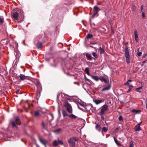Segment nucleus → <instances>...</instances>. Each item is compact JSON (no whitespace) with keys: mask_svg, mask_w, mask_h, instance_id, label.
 Returning <instances> with one entry per match:
<instances>
[{"mask_svg":"<svg viewBox=\"0 0 147 147\" xmlns=\"http://www.w3.org/2000/svg\"><path fill=\"white\" fill-rule=\"evenodd\" d=\"M142 16L143 18H144L145 17V13L144 12H142Z\"/></svg>","mask_w":147,"mask_h":147,"instance_id":"79ce46f5","label":"nucleus"},{"mask_svg":"<svg viewBox=\"0 0 147 147\" xmlns=\"http://www.w3.org/2000/svg\"><path fill=\"white\" fill-rule=\"evenodd\" d=\"M108 106L106 105H104L102 107L100 111L99 112V113L100 115H102L104 113L108 110Z\"/></svg>","mask_w":147,"mask_h":147,"instance_id":"39448f33","label":"nucleus"},{"mask_svg":"<svg viewBox=\"0 0 147 147\" xmlns=\"http://www.w3.org/2000/svg\"><path fill=\"white\" fill-rule=\"evenodd\" d=\"M100 10V9L97 6H94V13L93 15L95 16L97 14L98 12Z\"/></svg>","mask_w":147,"mask_h":147,"instance_id":"6e6552de","label":"nucleus"},{"mask_svg":"<svg viewBox=\"0 0 147 147\" xmlns=\"http://www.w3.org/2000/svg\"><path fill=\"white\" fill-rule=\"evenodd\" d=\"M95 44H96V43H90L91 44H93V45H94Z\"/></svg>","mask_w":147,"mask_h":147,"instance_id":"603ef678","label":"nucleus"},{"mask_svg":"<svg viewBox=\"0 0 147 147\" xmlns=\"http://www.w3.org/2000/svg\"><path fill=\"white\" fill-rule=\"evenodd\" d=\"M99 80H100L101 82H104L105 83H107V82L106 79L103 76H101L99 77Z\"/></svg>","mask_w":147,"mask_h":147,"instance_id":"f8f14e48","label":"nucleus"},{"mask_svg":"<svg viewBox=\"0 0 147 147\" xmlns=\"http://www.w3.org/2000/svg\"><path fill=\"white\" fill-rule=\"evenodd\" d=\"M140 124H138L137 125H136V126L135 127V131H139L141 130L140 129Z\"/></svg>","mask_w":147,"mask_h":147,"instance_id":"aec40b11","label":"nucleus"},{"mask_svg":"<svg viewBox=\"0 0 147 147\" xmlns=\"http://www.w3.org/2000/svg\"><path fill=\"white\" fill-rule=\"evenodd\" d=\"M62 130L61 129L59 128L53 131V132L57 133L59 134L60 133Z\"/></svg>","mask_w":147,"mask_h":147,"instance_id":"5701e85b","label":"nucleus"},{"mask_svg":"<svg viewBox=\"0 0 147 147\" xmlns=\"http://www.w3.org/2000/svg\"><path fill=\"white\" fill-rule=\"evenodd\" d=\"M131 112L132 113H140L141 111L140 110H137L135 109H133L131 111Z\"/></svg>","mask_w":147,"mask_h":147,"instance_id":"cd10ccee","label":"nucleus"},{"mask_svg":"<svg viewBox=\"0 0 147 147\" xmlns=\"http://www.w3.org/2000/svg\"><path fill=\"white\" fill-rule=\"evenodd\" d=\"M95 128L96 129L100 131V127L99 123L96 124Z\"/></svg>","mask_w":147,"mask_h":147,"instance_id":"6ab92c4d","label":"nucleus"},{"mask_svg":"<svg viewBox=\"0 0 147 147\" xmlns=\"http://www.w3.org/2000/svg\"><path fill=\"white\" fill-rule=\"evenodd\" d=\"M91 77L92 79L96 81H98L99 79V77H98L97 76H91Z\"/></svg>","mask_w":147,"mask_h":147,"instance_id":"a211bd4d","label":"nucleus"},{"mask_svg":"<svg viewBox=\"0 0 147 147\" xmlns=\"http://www.w3.org/2000/svg\"><path fill=\"white\" fill-rule=\"evenodd\" d=\"M93 36L92 34H88L87 37L86 38L87 39H90L91 38H92Z\"/></svg>","mask_w":147,"mask_h":147,"instance_id":"7c9ffc66","label":"nucleus"},{"mask_svg":"<svg viewBox=\"0 0 147 147\" xmlns=\"http://www.w3.org/2000/svg\"><path fill=\"white\" fill-rule=\"evenodd\" d=\"M113 138L114 140V141L116 144L118 146H121V144L118 141V140L116 139V138L115 137H114Z\"/></svg>","mask_w":147,"mask_h":147,"instance_id":"4be33fe9","label":"nucleus"},{"mask_svg":"<svg viewBox=\"0 0 147 147\" xmlns=\"http://www.w3.org/2000/svg\"><path fill=\"white\" fill-rule=\"evenodd\" d=\"M34 115L36 117H39L40 116V113L38 111H36L35 112Z\"/></svg>","mask_w":147,"mask_h":147,"instance_id":"393cba45","label":"nucleus"},{"mask_svg":"<svg viewBox=\"0 0 147 147\" xmlns=\"http://www.w3.org/2000/svg\"><path fill=\"white\" fill-rule=\"evenodd\" d=\"M145 62V61H143V63H144Z\"/></svg>","mask_w":147,"mask_h":147,"instance_id":"4d7b16f0","label":"nucleus"},{"mask_svg":"<svg viewBox=\"0 0 147 147\" xmlns=\"http://www.w3.org/2000/svg\"><path fill=\"white\" fill-rule=\"evenodd\" d=\"M58 142L59 144L61 145H63V143L62 140L58 139Z\"/></svg>","mask_w":147,"mask_h":147,"instance_id":"f704fd0d","label":"nucleus"},{"mask_svg":"<svg viewBox=\"0 0 147 147\" xmlns=\"http://www.w3.org/2000/svg\"><path fill=\"white\" fill-rule=\"evenodd\" d=\"M128 86L129 87V90H130L133 87V86L131 85H129Z\"/></svg>","mask_w":147,"mask_h":147,"instance_id":"4c0bfd02","label":"nucleus"},{"mask_svg":"<svg viewBox=\"0 0 147 147\" xmlns=\"http://www.w3.org/2000/svg\"><path fill=\"white\" fill-rule=\"evenodd\" d=\"M67 141L70 146L74 147L76 145L75 142L78 141V140L75 138L72 137L70 138Z\"/></svg>","mask_w":147,"mask_h":147,"instance_id":"7ed1b4c3","label":"nucleus"},{"mask_svg":"<svg viewBox=\"0 0 147 147\" xmlns=\"http://www.w3.org/2000/svg\"><path fill=\"white\" fill-rule=\"evenodd\" d=\"M118 129H119V128L118 127H117V128H116V130H118Z\"/></svg>","mask_w":147,"mask_h":147,"instance_id":"864d4df0","label":"nucleus"},{"mask_svg":"<svg viewBox=\"0 0 147 147\" xmlns=\"http://www.w3.org/2000/svg\"><path fill=\"white\" fill-rule=\"evenodd\" d=\"M10 46H11V45H10Z\"/></svg>","mask_w":147,"mask_h":147,"instance_id":"680f3d73","label":"nucleus"},{"mask_svg":"<svg viewBox=\"0 0 147 147\" xmlns=\"http://www.w3.org/2000/svg\"><path fill=\"white\" fill-rule=\"evenodd\" d=\"M142 87L141 86L140 87L137 88L136 89V91L139 92H141V89H142Z\"/></svg>","mask_w":147,"mask_h":147,"instance_id":"c756f323","label":"nucleus"},{"mask_svg":"<svg viewBox=\"0 0 147 147\" xmlns=\"http://www.w3.org/2000/svg\"><path fill=\"white\" fill-rule=\"evenodd\" d=\"M92 54L93 56L96 58H97L98 57V56L97 55L96 53L94 52H93V53H92Z\"/></svg>","mask_w":147,"mask_h":147,"instance_id":"c85d7f7f","label":"nucleus"},{"mask_svg":"<svg viewBox=\"0 0 147 147\" xmlns=\"http://www.w3.org/2000/svg\"><path fill=\"white\" fill-rule=\"evenodd\" d=\"M146 109L147 110V101H146Z\"/></svg>","mask_w":147,"mask_h":147,"instance_id":"c03bdc74","label":"nucleus"},{"mask_svg":"<svg viewBox=\"0 0 147 147\" xmlns=\"http://www.w3.org/2000/svg\"><path fill=\"white\" fill-rule=\"evenodd\" d=\"M20 123L19 117H16L15 118V120L10 122L9 125L11 126L13 128L17 129L18 128L17 125H20Z\"/></svg>","mask_w":147,"mask_h":147,"instance_id":"f257e3e1","label":"nucleus"},{"mask_svg":"<svg viewBox=\"0 0 147 147\" xmlns=\"http://www.w3.org/2000/svg\"><path fill=\"white\" fill-rule=\"evenodd\" d=\"M62 114L64 117H65L66 116H68V115L66 113V111L65 110H62Z\"/></svg>","mask_w":147,"mask_h":147,"instance_id":"a878e982","label":"nucleus"},{"mask_svg":"<svg viewBox=\"0 0 147 147\" xmlns=\"http://www.w3.org/2000/svg\"><path fill=\"white\" fill-rule=\"evenodd\" d=\"M42 125L43 129H46L47 126V124L45 123L44 121H42Z\"/></svg>","mask_w":147,"mask_h":147,"instance_id":"412c9836","label":"nucleus"},{"mask_svg":"<svg viewBox=\"0 0 147 147\" xmlns=\"http://www.w3.org/2000/svg\"><path fill=\"white\" fill-rule=\"evenodd\" d=\"M101 118L102 119H104V117L103 116H102L101 117Z\"/></svg>","mask_w":147,"mask_h":147,"instance_id":"3c124183","label":"nucleus"},{"mask_svg":"<svg viewBox=\"0 0 147 147\" xmlns=\"http://www.w3.org/2000/svg\"><path fill=\"white\" fill-rule=\"evenodd\" d=\"M52 65V66H53V67H56V65Z\"/></svg>","mask_w":147,"mask_h":147,"instance_id":"09e8293b","label":"nucleus"},{"mask_svg":"<svg viewBox=\"0 0 147 147\" xmlns=\"http://www.w3.org/2000/svg\"><path fill=\"white\" fill-rule=\"evenodd\" d=\"M9 41H10V40H9Z\"/></svg>","mask_w":147,"mask_h":147,"instance_id":"bf43d9fd","label":"nucleus"},{"mask_svg":"<svg viewBox=\"0 0 147 147\" xmlns=\"http://www.w3.org/2000/svg\"><path fill=\"white\" fill-rule=\"evenodd\" d=\"M64 107L66 109L67 112L69 113L72 112V109L71 105L68 102H66L64 105Z\"/></svg>","mask_w":147,"mask_h":147,"instance_id":"20e7f679","label":"nucleus"},{"mask_svg":"<svg viewBox=\"0 0 147 147\" xmlns=\"http://www.w3.org/2000/svg\"><path fill=\"white\" fill-rule=\"evenodd\" d=\"M93 101L96 105H98L104 101V100L102 99H95L93 100Z\"/></svg>","mask_w":147,"mask_h":147,"instance_id":"9b49d317","label":"nucleus"},{"mask_svg":"<svg viewBox=\"0 0 147 147\" xmlns=\"http://www.w3.org/2000/svg\"><path fill=\"white\" fill-rule=\"evenodd\" d=\"M20 79L21 80H23L26 78L27 76H25L24 75L20 74L19 76Z\"/></svg>","mask_w":147,"mask_h":147,"instance_id":"ddd939ff","label":"nucleus"},{"mask_svg":"<svg viewBox=\"0 0 147 147\" xmlns=\"http://www.w3.org/2000/svg\"><path fill=\"white\" fill-rule=\"evenodd\" d=\"M36 147H40L37 144H36Z\"/></svg>","mask_w":147,"mask_h":147,"instance_id":"49530a36","label":"nucleus"},{"mask_svg":"<svg viewBox=\"0 0 147 147\" xmlns=\"http://www.w3.org/2000/svg\"><path fill=\"white\" fill-rule=\"evenodd\" d=\"M124 85H127V86H129V85H130V84H129V82H128L127 81V82Z\"/></svg>","mask_w":147,"mask_h":147,"instance_id":"a19ab883","label":"nucleus"},{"mask_svg":"<svg viewBox=\"0 0 147 147\" xmlns=\"http://www.w3.org/2000/svg\"><path fill=\"white\" fill-rule=\"evenodd\" d=\"M134 35H135V38L136 40V41L138 42V32L136 30H134Z\"/></svg>","mask_w":147,"mask_h":147,"instance_id":"4468645a","label":"nucleus"},{"mask_svg":"<svg viewBox=\"0 0 147 147\" xmlns=\"http://www.w3.org/2000/svg\"><path fill=\"white\" fill-rule=\"evenodd\" d=\"M68 117H69L72 119H75L77 118V116L74 114H72L71 115H69Z\"/></svg>","mask_w":147,"mask_h":147,"instance_id":"bb28decb","label":"nucleus"},{"mask_svg":"<svg viewBox=\"0 0 147 147\" xmlns=\"http://www.w3.org/2000/svg\"><path fill=\"white\" fill-rule=\"evenodd\" d=\"M118 119L119 121H123V117H122V116L120 115L119 116V117H118Z\"/></svg>","mask_w":147,"mask_h":147,"instance_id":"2f4dec72","label":"nucleus"},{"mask_svg":"<svg viewBox=\"0 0 147 147\" xmlns=\"http://www.w3.org/2000/svg\"><path fill=\"white\" fill-rule=\"evenodd\" d=\"M38 139L40 142L44 145L45 147H47L46 144L48 143V141L44 138H41L39 137L38 138Z\"/></svg>","mask_w":147,"mask_h":147,"instance_id":"423d86ee","label":"nucleus"},{"mask_svg":"<svg viewBox=\"0 0 147 147\" xmlns=\"http://www.w3.org/2000/svg\"><path fill=\"white\" fill-rule=\"evenodd\" d=\"M7 44H8L7 41Z\"/></svg>","mask_w":147,"mask_h":147,"instance_id":"052dcab7","label":"nucleus"},{"mask_svg":"<svg viewBox=\"0 0 147 147\" xmlns=\"http://www.w3.org/2000/svg\"><path fill=\"white\" fill-rule=\"evenodd\" d=\"M86 74H87L88 76H91V75H90V73H89V71H88V72H87L86 73Z\"/></svg>","mask_w":147,"mask_h":147,"instance_id":"37998d69","label":"nucleus"},{"mask_svg":"<svg viewBox=\"0 0 147 147\" xmlns=\"http://www.w3.org/2000/svg\"><path fill=\"white\" fill-rule=\"evenodd\" d=\"M18 14L17 12H15L13 13V17L16 20L18 18Z\"/></svg>","mask_w":147,"mask_h":147,"instance_id":"dca6fc26","label":"nucleus"},{"mask_svg":"<svg viewBox=\"0 0 147 147\" xmlns=\"http://www.w3.org/2000/svg\"><path fill=\"white\" fill-rule=\"evenodd\" d=\"M24 41H23V44H24L25 45H26V44H25V43H24Z\"/></svg>","mask_w":147,"mask_h":147,"instance_id":"6e6d98bb","label":"nucleus"},{"mask_svg":"<svg viewBox=\"0 0 147 147\" xmlns=\"http://www.w3.org/2000/svg\"><path fill=\"white\" fill-rule=\"evenodd\" d=\"M143 5H142L141 7V9L142 10L143 9Z\"/></svg>","mask_w":147,"mask_h":147,"instance_id":"de8ad7c7","label":"nucleus"},{"mask_svg":"<svg viewBox=\"0 0 147 147\" xmlns=\"http://www.w3.org/2000/svg\"><path fill=\"white\" fill-rule=\"evenodd\" d=\"M84 88V89L86 90V89H85V88Z\"/></svg>","mask_w":147,"mask_h":147,"instance_id":"13d9d810","label":"nucleus"},{"mask_svg":"<svg viewBox=\"0 0 147 147\" xmlns=\"http://www.w3.org/2000/svg\"><path fill=\"white\" fill-rule=\"evenodd\" d=\"M47 117L49 121H52L53 119V115L51 113L47 115Z\"/></svg>","mask_w":147,"mask_h":147,"instance_id":"1a4fd4ad","label":"nucleus"},{"mask_svg":"<svg viewBox=\"0 0 147 147\" xmlns=\"http://www.w3.org/2000/svg\"><path fill=\"white\" fill-rule=\"evenodd\" d=\"M137 54L138 56L140 57L141 56L142 53L141 52H138Z\"/></svg>","mask_w":147,"mask_h":147,"instance_id":"e433bc0d","label":"nucleus"},{"mask_svg":"<svg viewBox=\"0 0 147 147\" xmlns=\"http://www.w3.org/2000/svg\"><path fill=\"white\" fill-rule=\"evenodd\" d=\"M85 71L87 73V72H88L89 71V68L88 67H86L85 69Z\"/></svg>","mask_w":147,"mask_h":147,"instance_id":"58836bf2","label":"nucleus"},{"mask_svg":"<svg viewBox=\"0 0 147 147\" xmlns=\"http://www.w3.org/2000/svg\"><path fill=\"white\" fill-rule=\"evenodd\" d=\"M86 56L88 60L91 61L92 59V57L90 54L86 53Z\"/></svg>","mask_w":147,"mask_h":147,"instance_id":"2eb2a0df","label":"nucleus"},{"mask_svg":"<svg viewBox=\"0 0 147 147\" xmlns=\"http://www.w3.org/2000/svg\"><path fill=\"white\" fill-rule=\"evenodd\" d=\"M53 145L55 146H57L59 144L58 141H57L56 140H54L53 141Z\"/></svg>","mask_w":147,"mask_h":147,"instance_id":"b1692460","label":"nucleus"},{"mask_svg":"<svg viewBox=\"0 0 147 147\" xmlns=\"http://www.w3.org/2000/svg\"><path fill=\"white\" fill-rule=\"evenodd\" d=\"M84 78H85V79L87 81H88L89 82H90V80L88 78H87L86 76H84Z\"/></svg>","mask_w":147,"mask_h":147,"instance_id":"ea45409f","label":"nucleus"},{"mask_svg":"<svg viewBox=\"0 0 147 147\" xmlns=\"http://www.w3.org/2000/svg\"><path fill=\"white\" fill-rule=\"evenodd\" d=\"M37 84L38 85H39L40 84V82H37Z\"/></svg>","mask_w":147,"mask_h":147,"instance_id":"8fccbe9b","label":"nucleus"},{"mask_svg":"<svg viewBox=\"0 0 147 147\" xmlns=\"http://www.w3.org/2000/svg\"><path fill=\"white\" fill-rule=\"evenodd\" d=\"M129 91H130V90H129H129L128 91H127V93H128V92H129Z\"/></svg>","mask_w":147,"mask_h":147,"instance_id":"5fc2aeb1","label":"nucleus"},{"mask_svg":"<svg viewBox=\"0 0 147 147\" xmlns=\"http://www.w3.org/2000/svg\"><path fill=\"white\" fill-rule=\"evenodd\" d=\"M131 81H132V80H128V81H127V82H131Z\"/></svg>","mask_w":147,"mask_h":147,"instance_id":"a18cd8bd","label":"nucleus"},{"mask_svg":"<svg viewBox=\"0 0 147 147\" xmlns=\"http://www.w3.org/2000/svg\"><path fill=\"white\" fill-rule=\"evenodd\" d=\"M125 56L126 58V61L127 63H130V56L129 54L128 47L126 46L125 49Z\"/></svg>","mask_w":147,"mask_h":147,"instance_id":"f03ea898","label":"nucleus"},{"mask_svg":"<svg viewBox=\"0 0 147 147\" xmlns=\"http://www.w3.org/2000/svg\"><path fill=\"white\" fill-rule=\"evenodd\" d=\"M108 129L105 127H104L102 128V130L105 132H106L107 131Z\"/></svg>","mask_w":147,"mask_h":147,"instance_id":"72a5a7b5","label":"nucleus"},{"mask_svg":"<svg viewBox=\"0 0 147 147\" xmlns=\"http://www.w3.org/2000/svg\"><path fill=\"white\" fill-rule=\"evenodd\" d=\"M129 147H134L133 142L132 141L130 143Z\"/></svg>","mask_w":147,"mask_h":147,"instance_id":"473e14b6","label":"nucleus"},{"mask_svg":"<svg viewBox=\"0 0 147 147\" xmlns=\"http://www.w3.org/2000/svg\"><path fill=\"white\" fill-rule=\"evenodd\" d=\"M98 51L100 52V54H103L105 52L104 49L101 47H100L98 49Z\"/></svg>","mask_w":147,"mask_h":147,"instance_id":"f3484780","label":"nucleus"},{"mask_svg":"<svg viewBox=\"0 0 147 147\" xmlns=\"http://www.w3.org/2000/svg\"><path fill=\"white\" fill-rule=\"evenodd\" d=\"M4 22V18L3 17L0 18V24H1L3 23Z\"/></svg>","mask_w":147,"mask_h":147,"instance_id":"c9c22d12","label":"nucleus"},{"mask_svg":"<svg viewBox=\"0 0 147 147\" xmlns=\"http://www.w3.org/2000/svg\"><path fill=\"white\" fill-rule=\"evenodd\" d=\"M111 85L110 84L109 85L103 88L102 89L101 91L103 92V91H105L108 90L110 89V88H111Z\"/></svg>","mask_w":147,"mask_h":147,"instance_id":"9d476101","label":"nucleus"},{"mask_svg":"<svg viewBox=\"0 0 147 147\" xmlns=\"http://www.w3.org/2000/svg\"><path fill=\"white\" fill-rule=\"evenodd\" d=\"M35 45L38 49H40L42 45V43L39 41H35L34 42Z\"/></svg>","mask_w":147,"mask_h":147,"instance_id":"0eeeda50","label":"nucleus"}]
</instances>
